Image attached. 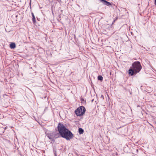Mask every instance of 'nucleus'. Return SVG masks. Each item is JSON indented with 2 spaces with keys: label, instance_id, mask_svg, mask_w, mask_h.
Returning a JSON list of instances; mask_svg holds the SVG:
<instances>
[{
  "label": "nucleus",
  "instance_id": "f257e3e1",
  "mask_svg": "<svg viewBox=\"0 0 156 156\" xmlns=\"http://www.w3.org/2000/svg\"><path fill=\"white\" fill-rule=\"evenodd\" d=\"M58 129L59 133L62 137L66 139L67 140H69L73 138V136L72 132L62 124L59 123Z\"/></svg>",
  "mask_w": 156,
  "mask_h": 156
},
{
  "label": "nucleus",
  "instance_id": "f03ea898",
  "mask_svg": "<svg viewBox=\"0 0 156 156\" xmlns=\"http://www.w3.org/2000/svg\"><path fill=\"white\" fill-rule=\"evenodd\" d=\"M132 66L129 70V74L131 76L139 73L142 68L140 62L139 61L135 62L133 63Z\"/></svg>",
  "mask_w": 156,
  "mask_h": 156
},
{
  "label": "nucleus",
  "instance_id": "7ed1b4c3",
  "mask_svg": "<svg viewBox=\"0 0 156 156\" xmlns=\"http://www.w3.org/2000/svg\"><path fill=\"white\" fill-rule=\"evenodd\" d=\"M86 111L85 108L83 106L78 108L75 111V113L77 116H81L83 115Z\"/></svg>",
  "mask_w": 156,
  "mask_h": 156
},
{
  "label": "nucleus",
  "instance_id": "20e7f679",
  "mask_svg": "<svg viewBox=\"0 0 156 156\" xmlns=\"http://www.w3.org/2000/svg\"><path fill=\"white\" fill-rule=\"evenodd\" d=\"M46 136L51 140H53L54 138H57L58 137V134L56 132L46 133Z\"/></svg>",
  "mask_w": 156,
  "mask_h": 156
},
{
  "label": "nucleus",
  "instance_id": "39448f33",
  "mask_svg": "<svg viewBox=\"0 0 156 156\" xmlns=\"http://www.w3.org/2000/svg\"><path fill=\"white\" fill-rule=\"evenodd\" d=\"M10 48L11 49H14L16 47V44L14 43H12L10 44Z\"/></svg>",
  "mask_w": 156,
  "mask_h": 156
},
{
  "label": "nucleus",
  "instance_id": "423d86ee",
  "mask_svg": "<svg viewBox=\"0 0 156 156\" xmlns=\"http://www.w3.org/2000/svg\"><path fill=\"white\" fill-rule=\"evenodd\" d=\"M32 21H33V23L35 24L36 23L35 18L34 15V13H32Z\"/></svg>",
  "mask_w": 156,
  "mask_h": 156
},
{
  "label": "nucleus",
  "instance_id": "0eeeda50",
  "mask_svg": "<svg viewBox=\"0 0 156 156\" xmlns=\"http://www.w3.org/2000/svg\"><path fill=\"white\" fill-rule=\"evenodd\" d=\"M84 132L83 130L81 128H79V133L80 134H82Z\"/></svg>",
  "mask_w": 156,
  "mask_h": 156
},
{
  "label": "nucleus",
  "instance_id": "6e6552de",
  "mask_svg": "<svg viewBox=\"0 0 156 156\" xmlns=\"http://www.w3.org/2000/svg\"><path fill=\"white\" fill-rule=\"evenodd\" d=\"M98 79L99 80L101 81L103 80V77L101 76H98Z\"/></svg>",
  "mask_w": 156,
  "mask_h": 156
},
{
  "label": "nucleus",
  "instance_id": "1a4fd4ad",
  "mask_svg": "<svg viewBox=\"0 0 156 156\" xmlns=\"http://www.w3.org/2000/svg\"><path fill=\"white\" fill-rule=\"evenodd\" d=\"M155 4L156 5V0H155Z\"/></svg>",
  "mask_w": 156,
  "mask_h": 156
},
{
  "label": "nucleus",
  "instance_id": "9d476101",
  "mask_svg": "<svg viewBox=\"0 0 156 156\" xmlns=\"http://www.w3.org/2000/svg\"><path fill=\"white\" fill-rule=\"evenodd\" d=\"M101 97H103V98H104V96H103V95H101Z\"/></svg>",
  "mask_w": 156,
  "mask_h": 156
},
{
  "label": "nucleus",
  "instance_id": "9b49d317",
  "mask_svg": "<svg viewBox=\"0 0 156 156\" xmlns=\"http://www.w3.org/2000/svg\"><path fill=\"white\" fill-rule=\"evenodd\" d=\"M82 100H83V101H84V100H83V99H82Z\"/></svg>",
  "mask_w": 156,
  "mask_h": 156
}]
</instances>
